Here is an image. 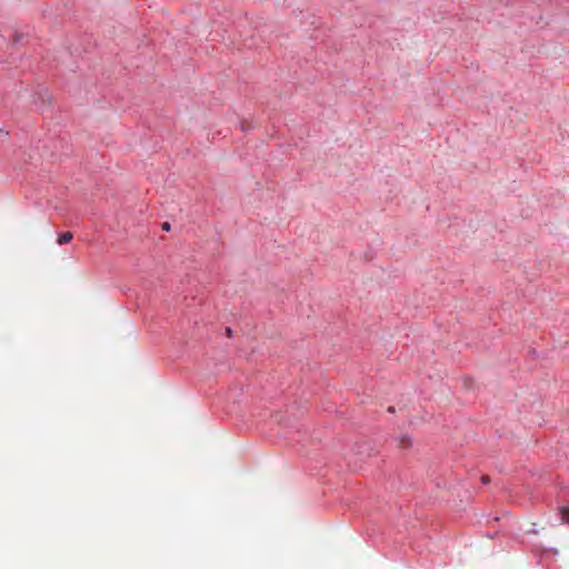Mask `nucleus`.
Here are the masks:
<instances>
[{
	"label": "nucleus",
	"mask_w": 569,
	"mask_h": 569,
	"mask_svg": "<svg viewBox=\"0 0 569 569\" xmlns=\"http://www.w3.org/2000/svg\"><path fill=\"white\" fill-rule=\"evenodd\" d=\"M72 240V233L71 232H64V233H61L58 238V243L59 244H64V243H68Z\"/></svg>",
	"instance_id": "obj_1"
},
{
	"label": "nucleus",
	"mask_w": 569,
	"mask_h": 569,
	"mask_svg": "<svg viewBox=\"0 0 569 569\" xmlns=\"http://www.w3.org/2000/svg\"><path fill=\"white\" fill-rule=\"evenodd\" d=\"M481 480H482V482H483V483H487V482L489 481V478H488V477H486V476H483V477L481 478Z\"/></svg>",
	"instance_id": "obj_3"
},
{
	"label": "nucleus",
	"mask_w": 569,
	"mask_h": 569,
	"mask_svg": "<svg viewBox=\"0 0 569 569\" xmlns=\"http://www.w3.org/2000/svg\"><path fill=\"white\" fill-rule=\"evenodd\" d=\"M560 515L562 521L569 523V507L561 508Z\"/></svg>",
	"instance_id": "obj_2"
}]
</instances>
